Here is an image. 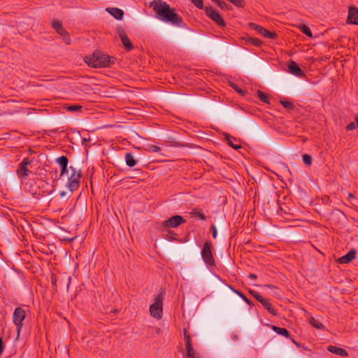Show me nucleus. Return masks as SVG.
Wrapping results in <instances>:
<instances>
[{"label":"nucleus","mask_w":358,"mask_h":358,"mask_svg":"<svg viewBox=\"0 0 358 358\" xmlns=\"http://www.w3.org/2000/svg\"><path fill=\"white\" fill-rule=\"evenodd\" d=\"M150 6L153 8L161 21L178 27H185L182 18L166 2L154 0L150 2Z\"/></svg>","instance_id":"f257e3e1"},{"label":"nucleus","mask_w":358,"mask_h":358,"mask_svg":"<svg viewBox=\"0 0 358 358\" xmlns=\"http://www.w3.org/2000/svg\"><path fill=\"white\" fill-rule=\"evenodd\" d=\"M85 62L91 67L103 68L115 64V58L100 51H95L91 56L85 57Z\"/></svg>","instance_id":"f03ea898"},{"label":"nucleus","mask_w":358,"mask_h":358,"mask_svg":"<svg viewBox=\"0 0 358 358\" xmlns=\"http://www.w3.org/2000/svg\"><path fill=\"white\" fill-rule=\"evenodd\" d=\"M69 174L65 177V186L72 194L80 187L82 174L80 169H77L72 166H69Z\"/></svg>","instance_id":"7ed1b4c3"},{"label":"nucleus","mask_w":358,"mask_h":358,"mask_svg":"<svg viewBox=\"0 0 358 358\" xmlns=\"http://www.w3.org/2000/svg\"><path fill=\"white\" fill-rule=\"evenodd\" d=\"M164 297V292H161L155 297L154 303L150 306V313L152 317L156 319H161L162 317Z\"/></svg>","instance_id":"20e7f679"},{"label":"nucleus","mask_w":358,"mask_h":358,"mask_svg":"<svg viewBox=\"0 0 358 358\" xmlns=\"http://www.w3.org/2000/svg\"><path fill=\"white\" fill-rule=\"evenodd\" d=\"M201 255L203 261L207 266L211 267L215 265V259L213 255V246L212 244L206 241L201 252Z\"/></svg>","instance_id":"39448f33"},{"label":"nucleus","mask_w":358,"mask_h":358,"mask_svg":"<svg viewBox=\"0 0 358 358\" xmlns=\"http://www.w3.org/2000/svg\"><path fill=\"white\" fill-rule=\"evenodd\" d=\"M26 317L25 310L21 308L17 307L14 310L13 315V321L16 326L17 336H20V332L23 327V321Z\"/></svg>","instance_id":"423d86ee"},{"label":"nucleus","mask_w":358,"mask_h":358,"mask_svg":"<svg viewBox=\"0 0 358 358\" xmlns=\"http://www.w3.org/2000/svg\"><path fill=\"white\" fill-rule=\"evenodd\" d=\"M184 338L185 341V348L187 352L186 358H202L201 356L193 348L191 337L188 334L186 329H183Z\"/></svg>","instance_id":"0eeeda50"},{"label":"nucleus","mask_w":358,"mask_h":358,"mask_svg":"<svg viewBox=\"0 0 358 358\" xmlns=\"http://www.w3.org/2000/svg\"><path fill=\"white\" fill-rule=\"evenodd\" d=\"M31 163V160L26 157L23 159L17 169V175L21 180H26L31 171L27 166Z\"/></svg>","instance_id":"6e6552de"},{"label":"nucleus","mask_w":358,"mask_h":358,"mask_svg":"<svg viewBox=\"0 0 358 358\" xmlns=\"http://www.w3.org/2000/svg\"><path fill=\"white\" fill-rule=\"evenodd\" d=\"M205 12L206 15L216 22L220 27H224L225 22L218 11L211 6H206Z\"/></svg>","instance_id":"1a4fd4ad"},{"label":"nucleus","mask_w":358,"mask_h":358,"mask_svg":"<svg viewBox=\"0 0 358 358\" xmlns=\"http://www.w3.org/2000/svg\"><path fill=\"white\" fill-rule=\"evenodd\" d=\"M56 162L59 165L61 169L59 179L64 180L66 176L68 175L69 172V167H68L69 159L66 156H61L56 159Z\"/></svg>","instance_id":"9d476101"},{"label":"nucleus","mask_w":358,"mask_h":358,"mask_svg":"<svg viewBox=\"0 0 358 358\" xmlns=\"http://www.w3.org/2000/svg\"><path fill=\"white\" fill-rule=\"evenodd\" d=\"M248 26L251 29L256 31L258 34H259L260 35L263 36L265 38H275L277 36L275 32L269 31L257 24L250 22L248 24Z\"/></svg>","instance_id":"9b49d317"},{"label":"nucleus","mask_w":358,"mask_h":358,"mask_svg":"<svg viewBox=\"0 0 358 358\" xmlns=\"http://www.w3.org/2000/svg\"><path fill=\"white\" fill-rule=\"evenodd\" d=\"M186 221L180 215H173L169 219L164 220L162 222V225L164 227H172L176 228L180 224L185 223Z\"/></svg>","instance_id":"f8f14e48"},{"label":"nucleus","mask_w":358,"mask_h":358,"mask_svg":"<svg viewBox=\"0 0 358 358\" xmlns=\"http://www.w3.org/2000/svg\"><path fill=\"white\" fill-rule=\"evenodd\" d=\"M288 71L291 74L298 77V78H303L305 77L304 72L301 70V69L299 66V65L294 60H289L287 63Z\"/></svg>","instance_id":"ddd939ff"},{"label":"nucleus","mask_w":358,"mask_h":358,"mask_svg":"<svg viewBox=\"0 0 358 358\" xmlns=\"http://www.w3.org/2000/svg\"><path fill=\"white\" fill-rule=\"evenodd\" d=\"M117 34L121 39V41L126 50H131L134 48L132 43L130 42L129 38L126 34L124 29L122 27H119L117 30Z\"/></svg>","instance_id":"4468645a"},{"label":"nucleus","mask_w":358,"mask_h":358,"mask_svg":"<svg viewBox=\"0 0 358 358\" xmlns=\"http://www.w3.org/2000/svg\"><path fill=\"white\" fill-rule=\"evenodd\" d=\"M348 24L358 25V8L350 7L348 10V16L347 19Z\"/></svg>","instance_id":"2eb2a0df"},{"label":"nucleus","mask_w":358,"mask_h":358,"mask_svg":"<svg viewBox=\"0 0 358 358\" xmlns=\"http://www.w3.org/2000/svg\"><path fill=\"white\" fill-rule=\"evenodd\" d=\"M356 257V251L354 249L350 250L346 255L338 259L340 264H349Z\"/></svg>","instance_id":"dca6fc26"},{"label":"nucleus","mask_w":358,"mask_h":358,"mask_svg":"<svg viewBox=\"0 0 358 358\" xmlns=\"http://www.w3.org/2000/svg\"><path fill=\"white\" fill-rule=\"evenodd\" d=\"M327 350L329 352H330L333 354L339 355L341 357H348V353L345 349H343V348H338L336 346L330 345L328 347Z\"/></svg>","instance_id":"f3484780"},{"label":"nucleus","mask_w":358,"mask_h":358,"mask_svg":"<svg viewBox=\"0 0 358 358\" xmlns=\"http://www.w3.org/2000/svg\"><path fill=\"white\" fill-rule=\"evenodd\" d=\"M106 11L119 20H122L124 15V11L117 8H107Z\"/></svg>","instance_id":"a211bd4d"},{"label":"nucleus","mask_w":358,"mask_h":358,"mask_svg":"<svg viewBox=\"0 0 358 358\" xmlns=\"http://www.w3.org/2000/svg\"><path fill=\"white\" fill-rule=\"evenodd\" d=\"M259 302L262 303V305L264 306L265 309L268 310L269 313H271L273 315H276L277 310L272 306L271 303L269 302L268 300H267L265 298H262Z\"/></svg>","instance_id":"6ab92c4d"},{"label":"nucleus","mask_w":358,"mask_h":358,"mask_svg":"<svg viewBox=\"0 0 358 358\" xmlns=\"http://www.w3.org/2000/svg\"><path fill=\"white\" fill-rule=\"evenodd\" d=\"M124 159L126 164L130 168L135 166L137 164V160L131 152H127L125 154Z\"/></svg>","instance_id":"aec40b11"},{"label":"nucleus","mask_w":358,"mask_h":358,"mask_svg":"<svg viewBox=\"0 0 358 358\" xmlns=\"http://www.w3.org/2000/svg\"><path fill=\"white\" fill-rule=\"evenodd\" d=\"M52 27L59 35L64 34L66 30L63 27L62 22L59 20H54L52 22Z\"/></svg>","instance_id":"412c9836"},{"label":"nucleus","mask_w":358,"mask_h":358,"mask_svg":"<svg viewBox=\"0 0 358 358\" xmlns=\"http://www.w3.org/2000/svg\"><path fill=\"white\" fill-rule=\"evenodd\" d=\"M242 40L245 41L247 43L252 44L256 47H259L262 45V41L257 38H252L250 36H245L242 38Z\"/></svg>","instance_id":"4be33fe9"},{"label":"nucleus","mask_w":358,"mask_h":358,"mask_svg":"<svg viewBox=\"0 0 358 358\" xmlns=\"http://www.w3.org/2000/svg\"><path fill=\"white\" fill-rule=\"evenodd\" d=\"M272 329L278 334L282 335L286 338H290V334L287 329L285 328L278 327L275 325H272Z\"/></svg>","instance_id":"5701e85b"},{"label":"nucleus","mask_w":358,"mask_h":358,"mask_svg":"<svg viewBox=\"0 0 358 358\" xmlns=\"http://www.w3.org/2000/svg\"><path fill=\"white\" fill-rule=\"evenodd\" d=\"M228 287L233 292H234L238 296H239L241 299H243L244 300V301H245L249 306H253V303L241 292L236 289L234 287H233L231 285H229Z\"/></svg>","instance_id":"b1692460"},{"label":"nucleus","mask_w":358,"mask_h":358,"mask_svg":"<svg viewBox=\"0 0 358 358\" xmlns=\"http://www.w3.org/2000/svg\"><path fill=\"white\" fill-rule=\"evenodd\" d=\"M310 324L316 328L317 329H323L324 328L322 323L317 319L315 317H311L310 320Z\"/></svg>","instance_id":"393cba45"},{"label":"nucleus","mask_w":358,"mask_h":358,"mask_svg":"<svg viewBox=\"0 0 358 358\" xmlns=\"http://www.w3.org/2000/svg\"><path fill=\"white\" fill-rule=\"evenodd\" d=\"M225 140L227 141V144L235 150H238L241 148V145L234 144L232 141V137L229 134L225 135Z\"/></svg>","instance_id":"a878e982"},{"label":"nucleus","mask_w":358,"mask_h":358,"mask_svg":"<svg viewBox=\"0 0 358 358\" xmlns=\"http://www.w3.org/2000/svg\"><path fill=\"white\" fill-rule=\"evenodd\" d=\"M192 215L196 217H198L199 219L201 220H206V215L202 213L201 210H194L191 213Z\"/></svg>","instance_id":"bb28decb"},{"label":"nucleus","mask_w":358,"mask_h":358,"mask_svg":"<svg viewBox=\"0 0 358 358\" xmlns=\"http://www.w3.org/2000/svg\"><path fill=\"white\" fill-rule=\"evenodd\" d=\"M300 30L301 31V32L306 35L307 36L310 37V38H312L313 37V34H312V32L310 29V28L305 25V24H301L300 26Z\"/></svg>","instance_id":"cd10ccee"},{"label":"nucleus","mask_w":358,"mask_h":358,"mask_svg":"<svg viewBox=\"0 0 358 358\" xmlns=\"http://www.w3.org/2000/svg\"><path fill=\"white\" fill-rule=\"evenodd\" d=\"M257 96L262 102H264L265 103H269L268 96L262 91L258 90L257 92Z\"/></svg>","instance_id":"c85d7f7f"},{"label":"nucleus","mask_w":358,"mask_h":358,"mask_svg":"<svg viewBox=\"0 0 358 358\" xmlns=\"http://www.w3.org/2000/svg\"><path fill=\"white\" fill-rule=\"evenodd\" d=\"M280 103L286 109L293 110L294 108V105L291 101H286V100H280Z\"/></svg>","instance_id":"c756f323"},{"label":"nucleus","mask_w":358,"mask_h":358,"mask_svg":"<svg viewBox=\"0 0 358 358\" xmlns=\"http://www.w3.org/2000/svg\"><path fill=\"white\" fill-rule=\"evenodd\" d=\"M302 159L303 163L307 166H310L312 164V157L308 154H303L302 155Z\"/></svg>","instance_id":"7c9ffc66"},{"label":"nucleus","mask_w":358,"mask_h":358,"mask_svg":"<svg viewBox=\"0 0 358 358\" xmlns=\"http://www.w3.org/2000/svg\"><path fill=\"white\" fill-rule=\"evenodd\" d=\"M82 106L80 105H71L66 107V109L70 112H78L80 110Z\"/></svg>","instance_id":"2f4dec72"},{"label":"nucleus","mask_w":358,"mask_h":358,"mask_svg":"<svg viewBox=\"0 0 358 358\" xmlns=\"http://www.w3.org/2000/svg\"><path fill=\"white\" fill-rule=\"evenodd\" d=\"M60 36L66 45L71 44V38H70L69 35L66 31H65L64 34H62Z\"/></svg>","instance_id":"473e14b6"},{"label":"nucleus","mask_w":358,"mask_h":358,"mask_svg":"<svg viewBox=\"0 0 358 358\" xmlns=\"http://www.w3.org/2000/svg\"><path fill=\"white\" fill-rule=\"evenodd\" d=\"M148 150L153 152H159L161 151V148L155 145H150L148 147Z\"/></svg>","instance_id":"72a5a7b5"},{"label":"nucleus","mask_w":358,"mask_h":358,"mask_svg":"<svg viewBox=\"0 0 358 358\" xmlns=\"http://www.w3.org/2000/svg\"><path fill=\"white\" fill-rule=\"evenodd\" d=\"M229 1L237 7L242 8L244 6V0H229Z\"/></svg>","instance_id":"f704fd0d"},{"label":"nucleus","mask_w":358,"mask_h":358,"mask_svg":"<svg viewBox=\"0 0 358 358\" xmlns=\"http://www.w3.org/2000/svg\"><path fill=\"white\" fill-rule=\"evenodd\" d=\"M250 294L257 300L259 302V301L263 298L259 293H257L256 291L250 289L249 291Z\"/></svg>","instance_id":"c9c22d12"},{"label":"nucleus","mask_w":358,"mask_h":358,"mask_svg":"<svg viewBox=\"0 0 358 358\" xmlns=\"http://www.w3.org/2000/svg\"><path fill=\"white\" fill-rule=\"evenodd\" d=\"M231 87L236 92H237L238 94H240L241 95H245V92L244 90H241L237 85H236V84H231Z\"/></svg>","instance_id":"e433bc0d"},{"label":"nucleus","mask_w":358,"mask_h":358,"mask_svg":"<svg viewBox=\"0 0 358 358\" xmlns=\"http://www.w3.org/2000/svg\"><path fill=\"white\" fill-rule=\"evenodd\" d=\"M191 1L198 8L202 9L203 8V0H191Z\"/></svg>","instance_id":"4c0bfd02"},{"label":"nucleus","mask_w":358,"mask_h":358,"mask_svg":"<svg viewBox=\"0 0 358 358\" xmlns=\"http://www.w3.org/2000/svg\"><path fill=\"white\" fill-rule=\"evenodd\" d=\"M217 6L221 8V9H223V10H227L229 9V5L227 3H226L224 1H219Z\"/></svg>","instance_id":"58836bf2"},{"label":"nucleus","mask_w":358,"mask_h":358,"mask_svg":"<svg viewBox=\"0 0 358 358\" xmlns=\"http://www.w3.org/2000/svg\"><path fill=\"white\" fill-rule=\"evenodd\" d=\"M210 230L212 231V236H213V238H216L217 235V231L215 225H214V224L211 225Z\"/></svg>","instance_id":"ea45409f"},{"label":"nucleus","mask_w":358,"mask_h":358,"mask_svg":"<svg viewBox=\"0 0 358 358\" xmlns=\"http://www.w3.org/2000/svg\"><path fill=\"white\" fill-rule=\"evenodd\" d=\"M355 128H356V124L355 122H350L346 127V129L348 131L354 130Z\"/></svg>","instance_id":"a19ab883"},{"label":"nucleus","mask_w":358,"mask_h":358,"mask_svg":"<svg viewBox=\"0 0 358 358\" xmlns=\"http://www.w3.org/2000/svg\"><path fill=\"white\" fill-rule=\"evenodd\" d=\"M54 191H55V185H50V187L47 190H45V193L47 194V195H50Z\"/></svg>","instance_id":"79ce46f5"},{"label":"nucleus","mask_w":358,"mask_h":358,"mask_svg":"<svg viewBox=\"0 0 358 358\" xmlns=\"http://www.w3.org/2000/svg\"><path fill=\"white\" fill-rule=\"evenodd\" d=\"M52 284L54 287L55 291L56 292L57 290V279L55 277H52Z\"/></svg>","instance_id":"37998d69"},{"label":"nucleus","mask_w":358,"mask_h":358,"mask_svg":"<svg viewBox=\"0 0 358 358\" xmlns=\"http://www.w3.org/2000/svg\"><path fill=\"white\" fill-rule=\"evenodd\" d=\"M249 278H250V279L255 280V279H257V275L256 274H254V273H250V274L249 275Z\"/></svg>","instance_id":"c03bdc74"},{"label":"nucleus","mask_w":358,"mask_h":358,"mask_svg":"<svg viewBox=\"0 0 358 358\" xmlns=\"http://www.w3.org/2000/svg\"><path fill=\"white\" fill-rule=\"evenodd\" d=\"M292 339V341L295 344L296 346H297L298 348L300 347V344L299 343H298L297 341H296L294 338H291Z\"/></svg>","instance_id":"a18cd8bd"},{"label":"nucleus","mask_w":358,"mask_h":358,"mask_svg":"<svg viewBox=\"0 0 358 358\" xmlns=\"http://www.w3.org/2000/svg\"><path fill=\"white\" fill-rule=\"evenodd\" d=\"M67 195V193L64 191H62L61 193H60V196L62 197H65Z\"/></svg>","instance_id":"49530a36"},{"label":"nucleus","mask_w":358,"mask_h":358,"mask_svg":"<svg viewBox=\"0 0 358 358\" xmlns=\"http://www.w3.org/2000/svg\"><path fill=\"white\" fill-rule=\"evenodd\" d=\"M348 198H349L350 201H352V199H355V196H353L352 194H349Z\"/></svg>","instance_id":"de8ad7c7"},{"label":"nucleus","mask_w":358,"mask_h":358,"mask_svg":"<svg viewBox=\"0 0 358 358\" xmlns=\"http://www.w3.org/2000/svg\"><path fill=\"white\" fill-rule=\"evenodd\" d=\"M213 2L215 3L217 5L218 4L219 1H220V0H211Z\"/></svg>","instance_id":"09e8293b"}]
</instances>
